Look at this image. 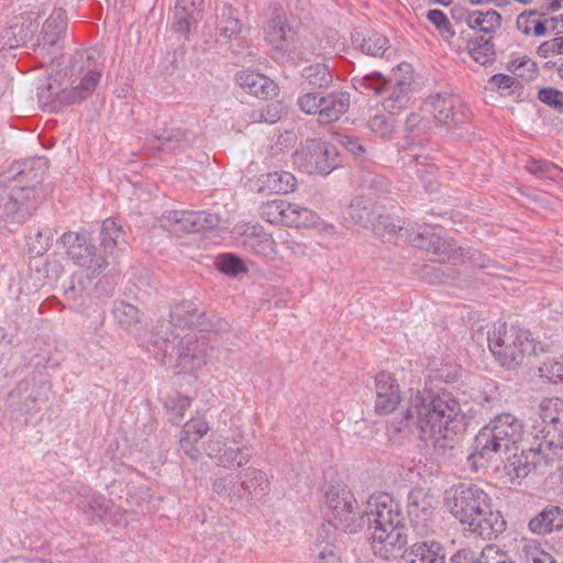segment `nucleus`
Instances as JSON below:
<instances>
[{
  "label": "nucleus",
  "instance_id": "f257e3e1",
  "mask_svg": "<svg viewBox=\"0 0 563 563\" xmlns=\"http://www.w3.org/2000/svg\"><path fill=\"white\" fill-rule=\"evenodd\" d=\"M462 418L461 404L453 395L416 391L389 420L387 429L393 437L417 433L426 446L444 451L453 446Z\"/></svg>",
  "mask_w": 563,
  "mask_h": 563
},
{
  "label": "nucleus",
  "instance_id": "f03ea898",
  "mask_svg": "<svg viewBox=\"0 0 563 563\" xmlns=\"http://www.w3.org/2000/svg\"><path fill=\"white\" fill-rule=\"evenodd\" d=\"M103 62L96 48L76 52L68 65L70 89L59 90L56 79L38 87L37 98L44 111L55 112L63 104H71L87 99L96 89Z\"/></svg>",
  "mask_w": 563,
  "mask_h": 563
},
{
  "label": "nucleus",
  "instance_id": "7ed1b4c3",
  "mask_svg": "<svg viewBox=\"0 0 563 563\" xmlns=\"http://www.w3.org/2000/svg\"><path fill=\"white\" fill-rule=\"evenodd\" d=\"M365 515L371 532V547L375 555L385 560L404 554L408 543L406 517L397 500L388 494L368 498Z\"/></svg>",
  "mask_w": 563,
  "mask_h": 563
},
{
  "label": "nucleus",
  "instance_id": "20e7f679",
  "mask_svg": "<svg viewBox=\"0 0 563 563\" xmlns=\"http://www.w3.org/2000/svg\"><path fill=\"white\" fill-rule=\"evenodd\" d=\"M450 514L472 533L490 539L505 530L506 521L493 508L488 494L477 485L453 486L445 499Z\"/></svg>",
  "mask_w": 563,
  "mask_h": 563
},
{
  "label": "nucleus",
  "instance_id": "39448f33",
  "mask_svg": "<svg viewBox=\"0 0 563 563\" xmlns=\"http://www.w3.org/2000/svg\"><path fill=\"white\" fill-rule=\"evenodd\" d=\"M152 345L155 357L176 374H194L207 364V342L197 331H158Z\"/></svg>",
  "mask_w": 563,
  "mask_h": 563
},
{
  "label": "nucleus",
  "instance_id": "423d86ee",
  "mask_svg": "<svg viewBox=\"0 0 563 563\" xmlns=\"http://www.w3.org/2000/svg\"><path fill=\"white\" fill-rule=\"evenodd\" d=\"M522 422L511 413L496 416L483 427L474 439V452L468 456L474 465L485 463L507 454L522 441Z\"/></svg>",
  "mask_w": 563,
  "mask_h": 563
},
{
  "label": "nucleus",
  "instance_id": "0eeeda50",
  "mask_svg": "<svg viewBox=\"0 0 563 563\" xmlns=\"http://www.w3.org/2000/svg\"><path fill=\"white\" fill-rule=\"evenodd\" d=\"M488 346L503 367L516 369L538 352V343L529 330L497 323L488 334Z\"/></svg>",
  "mask_w": 563,
  "mask_h": 563
},
{
  "label": "nucleus",
  "instance_id": "6e6552de",
  "mask_svg": "<svg viewBox=\"0 0 563 563\" xmlns=\"http://www.w3.org/2000/svg\"><path fill=\"white\" fill-rule=\"evenodd\" d=\"M325 506L329 510L328 522L336 537V530L356 533L364 526V516L358 510L354 495L346 487L333 486L325 493Z\"/></svg>",
  "mask_w": 563,
  "mask_h": 563
},
{
  "label": "nucleus",
  "instance_id": "1a4fd4ad",
  "mask_svg": "<svg viewBox=\"0 0 563 563\" xmlns=\"http://www.w3.org/2000/svg\"><path fill=\"white\" fill-rule=\"evenodd\" d=\"M67 247V255L75 265L88 272L89 275H99L109 265L107 256L99 252L87 232H67L60 239Z\"/></svg>",
  "mask_w": 563,
  "mask_h": 563
},
{
  "label": "nucleus",
  "instance_id": "9d476101",
  "mask_svg": "<svg viewBox=\"0 0 563 563\" xmlns=\"http://www.w3.org/2000/svg\"><path fill=\"white\" fill-rule=\"evenodd\" d=\"M352 81L354 88L361 92L373 91L376 95L384 93L390 89L391 85H396L399 90L398 103L406 106L412 84V69L409 64H401L394 69L390 79H386L378 71H373L361 77L356 76Z\"/></svg>",
  "mask_w": 563,
  "mask_h": 563
},
{
  "label": "nucleus",
  "instance_id": "9b49d317",
  "mask_svg": "<svg viewBox=\"0 0 563 563\" xmlns=\"http://www.w3.org/2000/svg\"><path fill=\"white\" fill-rule=\"evenodd\" d=\"M430 129V121L417 113H411L406 120V141L402 145L406 154L402 158L408 165L416 164V173L420 177L423 176V170L420 167L428 166L431 159L430 153L423 148L429 142Z\"/></svg>",
  "mask_w": 563,
  "mask_h": 563
},
{
  "label": "nucleus",
  "instance_id": "f8f14e48",
  "mask_svg": "<svg viewBox=\"0 0 563 563\" xmlns=\"http://www.w3.org/2000/svg\"><path fill=\"white\" fill-rule=\"evenodd\" d=\"M295 162L308 174L328 175L340 164L334 145L322 140H309L295 153Z\"/></svg>",
  "mask_w": 563,
  "mask_h": 563
},
{
  "label": "nucleus",
  "instance_id": "ddd939ff",
  "mask_svg": "<svg viewBox=\"0 0 563 563\" xmlns=\"http://www.w3.org/2000/svg\"><path fill=\"white\" fill-rule=\"evenodd\" d=\"M34 187L16 184L0 185V221L13 216L30 214L38 205Z\"/></svg>",
  "mask_w": 563,
  "mask_h": 563
},
{
  "label": "nucleus",
  "instance_id": "4468645a",
  "mask_svg": "<svg viewBox=\"0 0 563 563\" xmlns=\"http://www.w3.org/2000/svg\"><path fill=\"white\" fill-rule=\"evenodd\" d=\"M162 227L174 233L205 232L219 225L216 213L192 210H169L161 218Z\"/></svg>",
  "mask_w": 563,
  "mask_h": 563
},
{
  "label": "nucleus",
  "instance_id": "2eb2a0df",
  "mask_svg": "<svg viewBox=\"0 0 563 563\" xmlns=\"http://www.w3.org/2000/svg\"><path fill=\"white\" fill-rule=\"evenodd\" d=\"M437 501L429 490L415 489L408 498V517L413 532L421 538L434 532V511Z\"/></svg>",
  "mask_w": 563,
  "mask_h": 563
},
{
  "label": "nucleus",
  "instance_id": "dca6fc26",
  "mask_svg": "<svg viewBox=\"0 0 563 563\" xmlns=\"http://www.w3.org/2000/svg\"><path fill=\"white\" fill-rule=\"evenodd\" d=\"M402 241L410 243L412 246L442 254L444 260L451 263L460 261V256L464 255L461 246H457L453 240H444L430 232L429 227L406 228Z\"/></svg>",
  "mask_w": 563,
  "mask_h": 563
},
{
  "label": "nucleus",
  "instance_id": "f3484780",
  "mask_svg": "<svg viewBox=\"0 0 563 563\" xmlns=\"http://www.w3.org/2000/svg\"><path fill=\"white\" fill-rule=\"evenodd\" d=\"M170 329L167 331L183 330L198 333L207 329V312L201 302L196 300H180L170 310Z\"/></svg>",
  "mask_w": 563,
  "mask_h": 563
},
{
  "label": "nucleus",
  "instance_id": "a211bd4d",
  "mask_svg": "<svg viewBox=\"0 0 563 563\" xmlns=\"http://www.w3.org/2000/svg\"><path fill=\"white\" fill-rule=\"evenodd\" d=\"M207 455L218 461L224 468L242 467L249 462L244 449L236 445L233 439L221 434L213 435L206 445Z\"/></svg>",
  "mask_w": 563,
  "mask_h": 563
},
{
  "label": "nucleus",
  "instance_id": "6ab92c4d",
  "mask_svg": "<svg viewBox=\"0 0 563 563\" xmlns=\"http://www.w3.org/2000/svg\"><path fill=\"white\" fill-rule=\"evenodd\" d=\"M66 12L60 8L54 9L43 24L36 42V48L41 52H46L48 56L54 58L59 51V41L66 31Z\"/></svg>",
  "mask_w": 563,
  "mask_h": 563
},
{
  "label": "nucleus",
  "instance_id": "aec40b11",
  "mask_svg": "<svg viewBox=\"0 0 563 563\" xmlns=\"http://www.w3.org/2000/svg\"><path fill=\"white\" fill-rule=\"evenodd\" d=\"M434 119L441 123H463L467 119L465 109L460 97L451 93H438L429 98Z\"/></svg>",
  "mask_w": 563,
  "mask_h": 563
},
{
  "label": "nucleus",
  "instance_id": "412c9836",
  "mask_svg": "<svg viewBox=\"0 0 563 563\" xmlns=\"http://www.w3.org/2000/svg\"><path fill=\"white\" fill-rule=\"evenodd\" d=\"M375 411L379 415H388L397 409L400 404V389L390 374L382 372L375 378Z\"/></svg>",
  "mask_w": 563,
  "mask_h": 563
},
{
  "label": "nucleus",
  "instance_id": "4be33fe9",
  "mask_svg": "<svg viewBox=\"0 0 563 563\" xmlns=\"http://www.w3.org/2000/svg\"><path fill=\"white\" fill-rule=\"evenodd\" d=\"M236 80L247 93L257 98L267 99L277 95V85L260 73L243 70L236 75Z\"/></svg>",
  "mask_w": 563,
  "mask_h": 563
},
{
  "label": "nucleus",
  "instance_id": "5701e85b",
  "mask_svg": "<svg viewBox=\"0 0 563 563\" xmlns=\"http://www.w3.org/2000/svg\"><path fill=\"white\" fill-rule=\"evenodd\" d=\"M335 536L331 526H321L314 542L313 563H342L335 545Z\"/></svg>",
  "mask_w": 563,
  "mask_h": 563
},
{
  "label": "nucleus",
  "instance_id": "b1692460",
  "mask_svg": "<svg viewBox=\"0 0 563 563\" xmlns=\"http://www.w3.org/2000/svg\"><path fill=\"white\" fill-rule=\"evenodd\" d=\"M242 245L263 258L271 260L276 255L275 241L269 234L256 228L247 229L243 233Z\"/></svg>",
  "mask_w": 563,
  "mask_h": 563
},
{
  "label": "nucleus",
  "instance_id": "393cba45",
  "mask_svg": "<svg viewBox=\"0 0 563 563\" xmlns=\"http://www.w3.org/2000/svg\"><path fill=\"white\" fill-rule=\"evenodd\" d=\"M350 107V96L346 92H332L323 96L318 121L321 124H329L338 121Z\"/></svg>",
  "mask_w": 563,
  "mask_h": 563
},
{
  "label": "nucleus",
  "instance_id": "a878e982",
  "mask_svg": "<svg viewBox=\"0 0 563 563\" xmlns=\"http://www.w3.org/2000/svg\"><path fill=\"white\" fill-rule=\"evenodd\" d=\"M196 136L187 130H164L162 132L156 131L150 142L154 144V140L158 141L159 144L157 145L158 150L162 151H168V152H176V151H183L186 147H189L194 144Z\"/></svg>",
  "mask_w": 563,
  "mask_h": 563
},
{
  "label": "nucleus",
  "instance_id": "bb28decb",
  "mask_svg": "<svg viewBox=\"0 0 563 563\" xmlns=\"http://www.w3.org/2000/svg\"><path fill=\"white\" fill-rule=\"evenodd\" d=\"M529 530L537 534H548L563 528V509L549 506L529 521Z\"/></svg>",
  "mask_w": 563,
  "mask_h": 563
},
{
  "label": "nucleus",
  "instance_id": "cd10ccee",
  "mask_svg": "<svg viewBox=\"0 0 563 563\" xmlns=\"http://www.w3.org/2000/svg\"><path fill=\"white\" fill-rule=\"evenodd\" d=\"M295 32L282 15H277L271 20L267 25L266 38L277 51H289L290 44L295 40Z\"/></svg>",
  "mask_w": 563,
  "mask_h": 563
},
{
  "label": "nucleus",
  "instance_id": "c85d7f7f",
  "mask_svg": "<svg viewBox=\"0 0 563 563\" xmlns=\"http://www.w3.org/2000/svg\"><path fill=\"white\" fill-rule=\"evenodd\" d=\"M240 478L244 496H238V498L264 496L268 492L269 479L261 470L247 467L240 474Z\"/></svg>",
  "mask_w": 563,
  "mask_h": 563
},
{
  "label": "nucleus",
  "instance_id": "c756f323",
  "mask_svg": "<svg viewBox=\"0 0 563 563\" xmlns=\"http://www.w3.org/2000/svg\"><path fill=\"white\" fill-rule=\"evenodd\" d=\"M217 35L218 41L228 43L233 35H238L242 31V22L238 18L236 10L231 4H223L217 15Z\"/></svg>",
  "mask_w": 563,
  "mask_h": 563
},
{
  "label": "nucleus",
  "instance_id": "7c9ffc66",
  "mask_svg": "<svg viewBox=\"0 0 563 563\" xmlns=\"http://www.w3.org/2000/svg\"><path fill=\"white\" fill-rule=\"evenodd\" d=\"M380 206L374 205L371 200L355 199L349 208L350 218L361 227L369 230L377 217H379Z\"/></svg>",
  "mask_w": 563,
  "mask_h": 563
},
{
  "label": "nucleus",
  "instance_id": "2f4dec72",
  "mask_svg": "<svg viewBox=\"0 0 563 563\" xmlns=\"http://www.w3.org/2000/svg\"><path fill=\"white\" fill-rule=\"evenodd\" d=\"M539 417L553 431L563 433V400L560 398L542 399L539 404Z\"/></svg>",
  "mask_w": 563,
  "mask_h": 563
},
{
  "label": "nucleus",
  "instance_id": "473e14b6",
  "mask_svg": "<svg viewBox=\"0 0 563 563\" xmlns=\"http://www.w3.org/2000/svg\"><path fill=\"white\" fill-rule=\"evenodd\" d=\"M500 14L495 10L473 11L466 16L467 25L474 31L483 32L484 37L497 30L500 26Z\"/></svg>",
  "mask_w": 563,
  "mask_h": 563
},
{
  "label": "nucleus",
  "instance_id": "72a5a7b5",
  "mask_svg": "<svg viewBox=\"0 0 563 563\" xmlns=\"http://www.w3.org/2000/svg\"><path fill=\"white\" fill-rule=\"evenodd\" d=\"M372 224L371 229L375 235L380 238L384 242H394L402 240L406 228L397 224L388 214L382 209L379 217H377Z\"/></svg>",
  "mask_w": 563,
  "mask_h": 563
},
{
  "label": "nucleus",
  "instance_id": "f704fd0d",
  "mask_svg": "<svg viewBox=\"0 0 563 563\" xmlns=\"http://www.w3.org/2000/svg\"><path fill=\"white\" fill-rule=\"evenodd\" d=\"M464 255L455 264L468 263L471 266L486 269L493 276L501 277L507 272L506 267L492 261L485 254L474 249H463Z\"/></svg>",
  "mask_w": 563,
  "mask_h": 563
},
{
  "label": "nucleus",
  "instance_id": "c9c22d12",
  "mask_svg": "<svg viewBox=\"0 0 563 563\" xmlns=\"http://www.w3.org/2000/svg\"><path fill=\"white\" fill-rule=\"evenodd\" d=\"M114 320L126 331H133L139 328L142 313L133 305L125 301H115L112 308Z\"/></svg>",
  "mask_w": 563,
  "mask_h": 563
},
{
  "label": "nucleus",
  "instance_id": "e433bc0d",
  "mask_svg": "<svg viewBox=\"0 0 563 563\" xmlns=\"http://www.w3.org/2000/svg\"><path fill=\"white\" fill-rule=\"evenodd\" d=\"M290 202L282 199H276L268 201L263 206L262 214L263 218L272 224L287 225V219H290Z\"/></svg>",
  "mask_w": 563,
  "mask_h": 563
},
{
  "label": "nucleus",
  "instance_id": "4c0bfd02",
  "mask_svg": "<svg viewBox=\"0 0 563 563\" xmlns=\"http://www.w3.org/2000/svg\"><path fill=\"white\" fill-rule=\"evenodd\" d=\"M520 563H555L552 555L540 543L526 540L519 550Z\"/></svg>",
  "mask_w": 563,
  "mask_h": 563
},
{
  "label": "nucleus",
  "instance_id": "58836bf2",
  "mask_svg": "<svg viewBox=\"0 0 563 563\" xmlns=\"http://www.w3.org/2000/svg\"><path fill=\"white\" fill-rule=\"evenodd\" d=\"M467 49L472 58L481 65H486L492 62L495 56L494 44L489 37H475L470 38L467 42Z\"/></svg>",
  "mask_w": 563,
  "mask_h": 563
},
{
  "label": "nucleus",
  "instance_id": "ea45409f",
  "mask_svg": "<svg viewBox=\"0 0 563 563\" xmlns=\"http://www.w3.org/2000/svg\"><path fill=\"white\" fill-rule=\"evenodd\" d=\"M302 77L313 87H328L333 79L330 67L325 64L317 63L302 69Z\"/></svg>",
  "mask_w": 563,
  "mask_h": 563
},
{
  "label": "nucleus",
  "instance_id": "a19ab883",
  "mask_svg": "<svg viewBox=\"0 0 563 563\" xmlns=\"http://www.w3.org/2000/svg\"><path fill=\"white\" fill-rule=\"evenodd\" d=\"M236 479L238 475L234 473H219L212 481V489L219 496L227 498L230 503H233L236 500Z\"/></svg>",
  "mask_w": 563,
  "mask_h": 563
},
{
  "label": "nucleus",
  "instance_id": "79ce46f5",
  "mask_svg": "<svg viewBox=\"0 0 563 563\" xmlns=\"http://www.w3.org/2000/svg\"><path fill=\"white\" fill-rule=\"evenodd\" d=\"M54 238V232L51 228H41L35 231L34 234L29 236L27 246L29 252L33 256H42L47 252L51 246V242Z\"/></svg>",
  "mask_w": 563,
  "mask_h": 563
},
{
  "label": "nucleus",
  "instance_id": "37998d69",
  "mask_svg": "<svg viewBox=\"0 0 563 563\" xmlns=\"http://www.w3.org/2000/svg\"><path fill=\"white\" fill-rule=\"evenodd\" d=\"M121 225L112 218H108L102 222L100 236L103 254L108 257V253H112L118 245Z\"/></svg>",
  "mask_w": 563,
  "mask_h": 563
},
{
  "label": "nucleus",
  "instance_id": "c03bdc74",
  "mask_svg": "<svg viewBox=\"0 0 563 563\" xmlns=\"http://www.w3.org/2000/svg\"><path fill=\"white\" fill-rule=\"evenodd\" d=\"M266 185L276 194H287L295 189L296 178L288 172H276L267 175Z\"/></svg>",
  "mask_w": 563,
  "mask_h": 563
},
{
  "label": "nucleus",
  "instance_id": "a18cd8bd",
  "mask_svg": "<svg viewBox=\"0 0 563 563\" xmlns=\"http://www.w3.org/2000/svg\"><path fill=\"white\" fill-rule=\"evenodd\" d=\"M290 219L288 220V227H313L317 221V214L308 208L301 207L296 203H291V210L289 211Z\"/></svg>",
  "mask_w": 563,
  "mask_h": 563
},
{
  "label": "nucleus",
  "instance_id": "49530a36",
  "mask_svg": "<svg viewBox=\"0 0 563 563\" xmlns=\"http://www.w3.org/2000/svg\"><path fill=\"white\" fill-rule=\"evenodd\" d=\"M388 47V40L378 33L367 34L361 44L362 51L371 56H382Z\"/></svg>",
  "mask_w": 563,
  "mask_h": 563
},
{
  "label": "nucleus",
  "instance_id": "de8ad7c7",
  "mask_svg": "<svg viewBox=\"0 0 563 563\" xmlns=\"http://www.w3.org/2000/svg\"><path fill=\"white\" fill-rule=\"evenodd\" d=\"M540 376L554 384L563 383V355L544 362L539 367Z\"/></svg>",
  "mask_w": 563,
  "mask_h": 563
},
{
  "label": "nucleus",
  "instance_id": "09e8293b",
  "mask_svg": "<svg viewBox=\"0 0 563 563\" xmlns=\"http://www.w3.org/2000/svg\"><path fill=\"white\" fill-rule=\"evenodd\" d=\"M25 37L22 26L14 24L3 29L0 32V49H11L16 47Z\"/></svg>",
  "mask_w": 563,
  "mask_h": 563
},
{
  "label": "nucleus",
  "instance_id": "8fccbe9b",
  "mask_svg": "<svg viewBox=\"0 0 563 563\" xmlns=\"http://www.w3.org/2000/svg\"><path fill=\"white\" fill-rule=\"evenodd\" d=\"M111 503L100 495H92L87 503L81 506L85 514L92 515L100 520L108 515Z\"/></svg>",
  "mask_w": 563,
  "mask_h": 563
},
{
  "label": "nucleus",
  "instance_id": "3c124183",
  "mask_svg": "<svg viewBox=\"0 0 563 563\" xmlns=\"http://www.w3.org/2000/svg\"><path fill=\"white\" fill-rule=\"evenodd\" d=\"M368 128L373 133L382 139H387L394 133V118L393 114L375 115L369 120Z\"/></svg>",
  "mask_w": 563,
  "mask_h": 563
},
{
  "label": "nucleus",
  "instance_id": "603ef678",
  "mask_svg": "<svg viewBox=\"0 0 563 563\" xmlns=\"http://www.w3.org/2000/svg\"><path fill=\"white\" fill-rule=\"evenodd\" d=\"M517 24L523 33H529L532 29L533 34L537 36L544 35L547 29H550L549 23L547 21L542 22L536 13H531L529 16L520 15L517 20Z\"/></svg>",
  "mask_w": 563,
  "mask_h": 563
},
{
  "label": "nucleus",
  "instance_id": "864d4df0",
  "mask_svg": "<svg viewBox=\"0 0 563 563\" xmlns=\"http://www.w3.org/2000/svg\"><path fill=\"white\" fill-rule=\"evenodd\" d=\"M209 431L207 421L202 419H190L184 424L181 437L199 441Z\"/></svg>",
  "mask_w": 563,
  "mask_h": 563
},
{
  "label": "nucleus",
  "instance_id": "5fc2aeb1",
  "mask_svg": "<svg viewBox=\"0 0 563 563\" xmlns=\"http://www.w3.org/2000/svg\"><path fill=\"white\" fill-rule=\"evenodd\" d=\"M322 100L323 95L319 92H308L298 99V106L302 112L307 114H317L319 117Z\"/></svg>",
  "mask_w": 563,
  "mask_h": 563
},
{
  "label": "nucleus",
  "instance_id": "6e6d98bb",
  "mask_svg": "<svg viewBox=\"0 0 563 563\" xmlns=\"http://www.w3.org/2000/svg\"><path fill=\"white\" fill-rule=\"evenodd\" d=\"M216 265L220 272L233 276H236L240 272L244 271L243 263L232 254L219 256Z\"/></svg>",
  "mask_w": 563,
  "mask_h": 563
},
{
  "label": "nucleus",
  "instance_id": "4d7b16f0",
  "mask_svg": "<svg viewBox=\"0 0 563 563\" xmlns=\"http://www.w3.org/2000/svg\"><path fill=\"white\" fill-rule=\"evenodd\" d=\"M539 99L560 112H563V92L553 88H542L539 91Z\"/></svg>",
  "mask_w": 563,
  "mask_h": 563
},
{
  "label": "nucleus",
  "instance_id": "13d9d810",
  "mask_svg": "<svg viewBox=\"0 0 563 563\" xmlns=\"http://www.w3.org/2000/svg\"><path fill=\"white\" fill-rule=\"evenodd\" d=\"M484 563H515L508 554L495 544L484 548Z\"/></svg>",
  "mask_w": 563,
  "mask_h": 563
},
{
  "label": "nucleus",
  "instance_id": "bf43d9fd",
  "mask_svg": "<svg viewBox=\"0 0 563 563\" xmlns=\"http://www.w3.org/2000/svg\"><path fill=\"white\" fill-rule=\"evenodd\" d=\"M202 0H178L175 11L185 13L191 19H198Z\"/></svg>",
  "mask_w": 563,
  "mask_h": 563
},
{
  "label": "nucleus",
  "instance_id": "052dcab7",
  "mask_svg": "<svg viewBox=\"0 0 563 563\" xmlns=\"http://www.w3.org/2000/svg\"><path fill=\"white\" fill-rule=\"evenodd\" d=\"M538 52L545 58L554 54H563V35L543 42Z\"/></svg>",
  "mask_w": 563,
  "mask_h": 563
},
{
  "label": "nucleus",
  "instance_id": "680f3d73",
  "mask_svg": "<svg viewBox=\"0 0 563 563\" xmlns=\"http://www.w3.org/2000/svg\"><path fill=\"white\" fill-rule=\"evenodd\" d=\"M527 169L532 174H542L549 177H554L558 173H560L559 168L552 163L543 162V161H532L527 166Z\"/></svg>",
  "mask_w": 563,
  "mask_h": 563
},
{
  "label": "nucleus",
  "instance_id": "e2e57ef3",
  "mask_svg": "<svg viewBox=\"0 0 563 563\" xmlns=\"http://www.w3.org/2000/svg\"><path fill=\"white\" fill-rule=\"evenodd\" d=\"M453 563H484V549L477 555L476 552L470 549L460 550L452 558Z\"/></svg>",
  "mask_w": 563,
  "mask_h": 563
},
{
  "label": "nucleus",
  "instance_id": "0e129e2a",
  "mask_svg": "<svg viewBox=\"0 0 563 563\" xmlns=\"http://www.w3.org/2000/svg\"><path fill=\"white\" fill-rule=\"evenodd\" d=\"M312 228L316 229L324 238L338 239L341 236V232L334 224L325 222L324 220L320 219L319 216L317 217V221Z\"/></svg>",
  "mask_w": 563,
  "mask_h": 563
},
{
  "label": "nucleus",
  "instance_id": "69168bd1",
  "mask_svg": "<svg viewBox=\"0 0 563 563\" xmlns=\"http://www.w3.org/2000/svg\"><path fill=\"white\" fill-rule=\"evenodd\" d=\"M340 143L350 153H352L356 158L363 156V154L365 153V148L360 143L358 139H356L354 136L345 135V136L340 139Z\"/></svg>",
  "mask_w": 563,
  "mask_h": 563
},
{
  "label": "nucleus",
  "instance_id": "338daca9",
  "mask_svg": "<svg viewBox=\"0 0 563 563\" xmlns=\"http://www.w3.org/2000/svg\"><path fill=\"white\" fill-rule=\"evenodd\" d=\"M175 23L174 29L176 32L180 34H187L190 30L192 23H196L198 19H191L189 15L185 13H179L177 11L174 12Z\"/></svg>",
  "mask_w": 563,
  "mask_h": 563
},
{
  "label": "nucleus",
  "instance_id": "774afa93",
  "mask_svg": "<svg viewBox=\"0 0 563 563\" xmlns=\"http://www.w3.org/2000/svg\"><path fill=\"white\" fill-rule=\"evenodd\" d=\"M490 85L499 89H508L515 86L516 78L505 74H496L489 78Z\"/></svg>",
  "mask_w": 563,
  "mask_h": 563
}]
</instances>
